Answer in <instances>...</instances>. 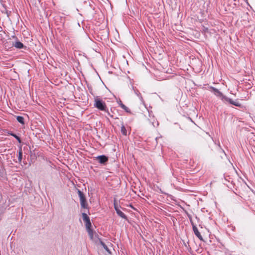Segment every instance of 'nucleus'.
<instances>
[{"label": "nucleus", "mask_w": 255, "mask_h": 255, "mask_svg": "<svg viewBox=\"0 0 255 255\" xmlns=\"http://www.w3.org/2000/svg\"><path fill=\"white\" fill-rule=\"evenodd\" d=\"M97 159L100 163L104 164L108 161V158L106 156L103 155L97 157Z\"/></svg>", "instance_id": "39448f33"}, {"label": "nucleus", "mask_w": 255, "mask_h": 255, "mask_svg": "<svg viewBox=\"0 0 255 255\" xmlns=\"http://www.w3.org/2000/svg\"><path fill=\"white\" fill-rule=\"evenodd\" d=\"M82 217L84 222L85 223L86 228H89V227H91L92 225L88 215L86 213H82Z\"/></svg>", "instance_id": "f03ea898"}, {"label": "nucleus", "mask_w": 255, "mask_h": 255, "mask_svg": "<svg viewBox=\"0 0 255 255\" xmlns=\"http://www.w3.org/2000/svg\"><path fill=\"white\" fill-rule=\"evenodd\" d=\"M193 231H194V233L195 234V235L201 241H203V238L202 237V236L201 235L200 232H199L197 228L195 226H193Z\"/></svg>", "instance_id": "423d86ee"}, {"label": "nucleus", "mask_w": 255, "mask_h": 255, "mask_svg": "<svg viewBox=\"0 0 255 255\" xmlns=\"http://www.w3.org/2000/svg\"><path fill=\"white\" fill-rule=\"evenodd\" d=\"M210 88L214 92L215 95L221 98L222 100V97H225V96H224L221 92H220L217 89L213 87H210Z\"/></svg>", "instance_id": "20e7f679"}, {"label": "nucleus", "mask_w": 255, "mask_h": 255, "mask_svg": "<svg viewBox=\"0 0 255 255\" xmlns=\"http://www.w3.org/2000/svg\"><path fill=\"white\" fill-rule=\"evenodd\" d=\"M114 207H115V209L116 211H117V210H120V209L119 208V207L118 206L117 204L116 203H114Z\"/></svg>", "instance_id": "a211bd4d"}, {"label": "nucleus", "mask_w": 255, "mask_h": 255, "mask_svg": "<svg viewBox=\"0 0 255 255\" xmlns=\"http://www.w3.org/2000/svg\"><path fill=\"white\" fill-rule=\"evenodd\" d=\"M116 212H117V214L121 218H122L123 219H127V217L125 215V214L122 211H121L120 210L117 209Z\"/></svg>", "instance_id": "1a4fd4ad"}, {"label": "nucleus", "mask_w": 255, "mask_h": 255, "mask_svg": "<svg viewBox=\"0 0 255 255\" xmlns=\"http://www.w3.org/2000/svg\"><path fill=\"white\" fill-rule=\"evenodd\" d=\"M94 106L96 108L99 109L100 110L104 111L107 112L108 115L110 116V117H113L112 115H111L110 114L109 111L108 110H107V109H106L107 107H106V104L105 103V102H103L102 100H100L98 97H97L95 99Z\"/></svg>", "instance_id": "f257e3e1"}, {"label": "nucleus", "mask_w": 255, "mask_h": 255, "mask_svg": "<svg viewBox=\"0 0 255 255\" xmlns=\"http://www.w3.org/2000/svg\"><path fill=\"white\" fill-rule=\"evenodd\" d=\"M121 132L124 135H127V130L125 126L123 125L121 127Z\"/></svg>", "instance_id": "dca6fc26"}, {"label": "nucleus", "mask_w": 255, "mask_h": 255, "mask_svg": "<svg viewBox=\"0 0 255 255\" xmlns=\"http://www.w3.org/2000/svg\"><path fill=\"white\" fill-rule=\"evenodd\" d=\"M80 204H81V207L83 208H87V202H86V200H84V201H81L80 202Z\"/></svg>", "instance_id": "4468645a"}, {"label": "nucleus", "mask_w": 255, "mask_h": 255, "mask_svg": "<svg viewBox=\"0 0 255 255\" xmlns=\"http://www.w3.org/2000/svg\"><path fill=\"white\" fill-rule=\"evenodd\" d=\"M119 104L121 107L124 110H125L127 112L130 113L129 109L127 107H126L124 104H123L121 101H120V103Z\"/></svg>", "instance_id": "9d476101"}, {"label": "nucleus", "mask_w": 255, "mask_h": 255, "mask_svg": "<svg viewBox=\"0 0 255 255\" xmlns=\"http://www.w3.org/2000/svg\"><path fill=\"white\" fill-rule=\"evenodd\" d=\"M10 134L12 136H13V137H14L17 140V141H18V142L19 143H20L21 142V140L20 137H18V136H17L15 134H14V133H10Z\"/></svg>", "instance_id": "f3484780"}, {"label": "nucleus", "mask_w": 255, "mask_h": 255, "mask_svg": "<svg viewBox=\"0 0 255 255\" xmlns=\"http://www.w3.org/2000/svg\"><path fill=\"white\" fill-rule=\"evenodd\" d=\"M87 230L88 234L90 236L91 239H93V231L91 229V227H89V228H87Z\"/></svg>", "instance_id": "2eb2a0df"}, {"label": "nucleus", "mask_w": 255, "mask_h": 255, "mask_svg": "<svg viewBox=\"0 0 255 255\" xmlns=\"http://www.w3.org/2000/svg\"><path fill=\"white\" fill-rule=\"evenodd\" d=\"M12 46L18 49H21L24 47V45L19 41L12 42Z\"/></svg>", "instance_id": "0eeeda50"}, {"label": "nucleus", "mask_w": 255, "mask_h": 255, "mask_svg": "<svg viewBox=\"0 0 255 255\" xmlns=\"http://www.w3.org/2000/svg\"><path fill=\"white\" fill-rule=\"evenodd\" d=\"M17 121L21 124H24V118L21 116H17L16 117Z\"/></svg>", "instance_id": "f8f14e48"}, {"label": "nucleus", "mask_w": 255, "mask_h": 255, "mask_svg": "<svg viewBox=\"0 0 255 255\" xmlns=\"http://www.w3.org/2000/svg\"><path fill=\"white\" fill-rule=\"evenodd\" d=\"M222 101H223L224 102H229V103H230L232 105H234L236 106H237V107L241 106V104L239 103V102H238L237 101H233L231 99H230L226 96L222 97Z\"/></svg>", "instance_id": "7ed1b4c3"}, {"label": "nucleus", "mask_w": 255, "mask_h": 255, "mask_svg": "<svg viewBox=\"0 0 255 255\" xmlns=\"http://www.w3.org/2000/svg\"><path fill=\"white\" fill-rule=\"evenodd\" d=\"M246 2H247L248 0H245Z\"/></svg>", "instance_id": "6ab92c4d"}, {"label": "nucleus", "mask_w": 255, "mask_h": 255, "mask_svg": "<svg viewBox=\"0 0 255 255\" xmlns=\"http://www.w3.org/2000/svg\"><path fill=\"white\" fill-rule=\"evenodd\" d=\"M78 195H79V198H80V202L81 201H84V200H86L84 194H83V193L82 191H81L80 190H78Z\"/></svg>", "instance_id": "6e6552de"}, {"label": "nucleus", "mask_w": 255, "mask_h": 255, "mask_svg": "<svg viewBox=\"0 0 255 255\" xmlns=\"http://www.w3.org/2000/svg\"><path fill=\"white\" fill-rule=\"evenodd\" d=\"M100 244L108 253L111 254L110 250L103 242L100 241Z\"/></svg>", "instance_id": "ddd939ff"}, {"label": "nucleus", "mask_w": 255, "mask_h": 255, "mask_svg": "<svg viewBox=\"0 0 255 255\" xmlns=\"http://www.w3.org/2000/svg\"><path fill=\"white\" fill-rule=\"evenodd\" d=\"M22 149L20 148L19 149V152H18V160L19 163L21 162V160H22Z\"/></svg>", "instance_id": "9b49d317"}]
</instances>
